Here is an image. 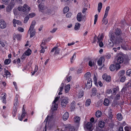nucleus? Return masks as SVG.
<instances>
[{
    "mask_svg": "<svg viewBox=\"0 0 131 131\" xmlns=\"http://www.w3.org/2000/svg\"><path fill=\"white\" fill-rule=\"evenodd\" d=\"M114 35L113 34L109 35L110 40H108L107 44L110 47H112L114 44L115 45H118L121 43H122L124 45L126 43L124 40L122 39H119L120 40H119V39L118 38V41L117 40Z\"/></svg>",
    "mask_w": 131,
    "mask_h": 131,
    "instance_id": "nucleus-1",
    "label": "nucleus"
},
{
    "mask_svg": "<svg viewBox=\"0 0 131 131\" xmlns=\"http://www.w3.org/2000/svg\"><path fill=\"white\" fill-rule=\"evenodd\" d=\"M35 24V21H33L29 30L28 33L30 34V37H32L35 35V32L34 28Z\"/></svg>",
    "mask_w": 131,
    "mask_h": 131,
    "instance_id": "nucleus-2",
    "label": "nucleus"
},
{
    "mask_svg": "<svg viewBox=\"0 0 131 131\" xmlns=\"http://www.w3.org/2000/svg\"><path fill=\"white\" fill-rule=\"evenodd\" d=\"M113 34L114 35V36L116 38L117 40L118 41V38L119 39V40H120L119 39H122L121 37H120L122 34V32L121 30L118 29H116L115 32V35L114 34V33H110L109 35Z\"/></svg>",
    "mask_w": 131,
    "mask_h": 131,
    "instance_id": "nucleus-3",
    "label": "nucleus"
},
{
    "mask_svg": "<svg viewBox=\"0 0 131 131\" xmlns=\"http://www.w3.org/2000/svg\"><path fill=\"white\" fill-rule=\"evenodd\" d=\"M60 98V96H57L56 97L52 103V105L51 107V110L53 111L56 110L58 107V104L56 103L59 100Z\"/></svg>",
    "mask_w": 131,
    "mask_h": 131,
    "instance_id": "nucleus-4",
    "label": "nucleus"
},
{
    "mask_svg": "<svg viewBox=\"0 0 131 131\" xmlns=\"http://www.w3.org/2000/svg\"><path fill=\"white\" fill-rule=\"evenodd\" d=\"M18 97H16L14 103V111L13 113V116L14 117L15 116L16 114V112L17 111L18 105Z\"/></svg>",
    "mask_w": 131,
    "mask_h": 131,
    "instance_id": "nucleus-5",
    "label": "nucleus"
},
{
    "mask_svg": "<svg viewBox=\"0 0 131 131\" xmlns=\"http://www.w3.org/2000/svg\"><path fill=\"white\" fill-rule=\"evenodd\" d=\"M68 102V98L66 97H64L61 100V106L63 108L65 107Z\"/></svg>",
    "mask_w": 131,
    "mask_h": 131,
    "instance_id": "nucleus-6",
    "label": "nucleus"
},
{
    "mask_svg": "<svg viewBox=\"0 0 131 131\" xmlns=\"http://www.w3.org/2000/svg\"><path fill=\"white\" fill-rule=\"evenodd\" d=\"M13 2V0L12 1L11 0L10 4L8 6L6 7V11L7 12H10L13 8L15 4V2Z\"/></svg>",
    "mask_w": 131,
    "mask_h": 131,
    "instance_id": "nucleus-7",
    "label": "nucleus"
},
{
    "mask_svg": "<svg viewBox=\"0 0 131 131\" xmlns=\"http://www.w3.org/2000/svg\"><path fill=\"white\" fill-rule=\"evenodd\" d=\"M39 9V10L42 12L45 13L47 7L45 6L42 3H40L38 6Z\"/></svg>",
    "mask_w": 131,
    "mask_h": 131,
    "instance_id": "nucleus-8",
    "label": "nucleus"
},
{
    "mask_svg": "<svg viewBox=\"0 0 131 131\" xmlns=\"http://www.w3.org/2000/svg\"><path fill=\"white\" fill-rule=\"evenodd\" d=\"M85 127L90 131H92V124L90 122H88L85 125Z\"/></svg>",
    "mask_w": 131,
    "mask_h": 131,
    "instance_id": "nucleus-9",
    "label": "nucleus"
},
{
    "mask_svg": "<svg viewBox=\"0 0 131 131\" xmlns=\"http://www.w3.org/2000/svg\"><path fill=\"white\" fill-rule=\"evenodd\" d=\"M82 15V14L81 13H78L77 15V19L79 21H80L82 20H84V16Z\"/></svg>",
    "mask_w": 131,
    "mask_h": 131,
    "instance_id": "nucleus-10",
    "label": "nucleus"
},
{
    "mask_svg": "<svg viewBox=\"0 0 131 131\" xmlns=\"http://www.w3.org/2000/svg\"><path fill=\"white\" fill-rule=\"evenodd\" d=\"M6 26V22L3 20H0V28L1 29H4Z\"/></svg>",
    "mask_w": 131,
    "mask_h": 131,
    "instance_id": "nucleus-11",
    "label": "nucleus"
},
{
    "mask_svg": "<svg viewBox=\"0 0 131 131\" xmlns=\"http://www.w3.org/2000/svg\"><path fill=\"white\" fill-rule=\"evenodd\" d=\"M103 79L107 82H109L111 80V77L110 76L107 75L106 74H105L102 76Z\"/></svg>",
    "mask_w": 131,
    "mask_h": 131,
    "instance_id": "nucleus-12",
    "label": "nucleus"
},
{
    "mask_svg": "<svg viewBox=\"0 0 131 131\" xmlns=\"http://www.w3.org/2000/svg\"><path fill=\"white\" fill-rule=\"evenodd\" d=\"M13 23L14 27H16V24L19 25H22V23L20 21L18 20H17L15 19H13Z\"/></svg>",
    "mask_w": 131,
    "mask_h": 131,
    "instance_id": "nucleus-13",
    "label": "nucleus"
},
{
    "mask_svg": "<svg viewBox=\"0 0 131 131\" xmlns=\"http://www.w3.org/2000/svg\"><path fill=\"white\" fill-rule=\"evenodd\" d=\"M45 43L42 42L40 45L41 50H40V52L41 53H44L45 51L44 49H46L47 47L45 46Z\"/></svg>",
    "mask_w": 131,
    "mask_h": 131,
    "instance_id": "nucleus-14",
    "label": "nucleus"
},
{
    "mask_svg": "<svg viewBox=\"0 0 131 131\" xmlns=\"http://www.w3.org/2000/svg\"><path fill=\"white\" fill-rule=\"evenodd\" d=\"M92 86V81L91 78H89L88 80L86 86L87 88H90Z\"/></svg>",
    "mask_w": 131,
    "mask_h": 131,
    "instance_id": "nucleus-15",
    "label": "nucleus"
},
{
    "mask_svg": "<svg viewBox=\"0 0 131 131\" xmlns=\"http://www.w3.org/2000/svg\"><path fill=\"white\" fill-rule=\"evenodd\" d=\"M27 115V113H22L21 116L20 115L18 116V119L20 121H21L22 120L23 118Z\"/></svg>",
    "mask_w": 131,
    "mask_h": 131,
    "instance_id": "nucleus-16",
    "label": "nucleus"
},
{
    "mask_svg": "<svg viewBox=\"0 0 131 131\" xmlns=\"http://www.w3.org/2000/svg\"><path fill=\"white\" fill-rule=\"evenodd\" d=\"M13 39L14 40H15L16 38H17V39L18 40H20L21 36L19 34H17L16 35L14 34L13 35Z\"/></svg>",
    "mask_w": 131,
    "mask_h": 131,
    "instance_id": "nucleus-17",
    "label": "nucleus"
},
{
    "mask_svg": "<svg viewBox=\"0 0 131 131\" xmlns=\"http://www.w3.org/2000/svg\"><path fill=\"white\" fill-rule=\"evenodd\" d=\"M65 127L69 129V131H74L75 130V129L74 127L70 124L67 125Z\"/></svg>",
    "mask_w": 131,
    "mask_h": 131,
    "instance_id": "nucleus-18",
    "label": "nucleus"
},
{
    "mask_svg": "<svg viewBox=\"0 0 131 131\" xmlns=\"http://www.w3.org/2000/svg\"><path fill=\"white\" fill-rule=\"evenodd\" d=\"M88 64L90 67H94L95 65V61L93 60H90Z\"/></svg>",
    "mask_w": 131,
    "mask_h": 131,
    "instance_id": "nucleus-19",
    "label": "nucleus"
},
{
    "mask_svg": "<svg viewBox=\"0 0 131 131\" xmlns=\"http://www.w3.org/2000/svg\"><path fill=\"white\" fill-rule=\"evenodd\" d=\"M69 117V114L68 112H66L64 114L63 116V119L64 121H66L68 119Z\"/></svg>",
    "mask_w": 131,
    "mask_h": 131,
    "instance_id": "nucleus-20",
    "label": "nucleus"
},
{
    "mask_svg": "<svg viewBox=\"0 0 131 131\" xmlns=\"http://www.w3.org/2000/svg\"><path fill=\"white\" fill-rule=\"evenodd\" d=\"M10 74L7 70L4 69V74L3 76L4 77H9L10 75Z\"/></svg>",
    "mask_w": 131,
    "mask_h": 131,
    "instance_id": "nucleus-21",
    "label": "nucleus"
},
{
    "mask_svg": "<svg viewBox=\"0 0 131 131\" xmlns=\"http://www.w3.org/2000/svg\"><path fill=\"white\" fill-rule=\"evenodd\" d=\"M79 92H76V94L79 98H81L82 97L83 95V92L82 90L79 91Z\"/></svg>",
    "mask_w": 131,
    "mask_h": 131,
    "instance_id": "nucleus-22",
    "label": "nucleus"
},
{
    "mask_svg": "<svg viewBox=\"0 0 131 131\" xmlns=\"http://www.w3.org/2000/svg\"><path fill=\"white\" fill-rule=\"evenodd\" d=\"M124 59L123 57L121 56L119 57L117 59V63L119 64H121L123 61Z\"/></svg>",
    "mask_w": 131,
    "mask_h": 131,
    "instance_id": "nucleus-23",
    "label": "nucleus"
},
{
    "mask_svg": "<svg viewBox=\"0 0 131 131\" xmlns=\"http://www.w3.org/2000/svg\"><path fill=\"white\" fill-rule=\"evenodd\" d=\"M46 10L45 11V13L48 14H53L54 13V11L51 9H48L47 8Z\"/></svg>",
    "mask_w": 131,
    "mask_h": 131,
    "instance_id": "nucleus-24",
    "label": "nucleus"
},
{
    "mask_svg": "<svg viewBox=\"0 0 131 131\" xmlns=\"http://www.w3.org/2000/svg\"><path fill=\"white\" fill-rule=\"evenodd\" d=\"M24 12H28L30 10V7L26 4H24Z\"/></svg>",
    "mask_w": 131,
    "mask_h": 131,
    "instance_id": "nucleus-25",
    "label": "nucleus"
},
{
    "mask_svg": "<svg viewBox=\"0 0 131 131\" xmlns=\"http://www.w3.org/2000/svg\"><path fill=\"white\" fill-rule=\"evenodd\" d=\"M91 74L90 72H88L84 75V77L86 79H89V78H91Z\"/></svg>",
    "mask_w": 131,
    "mask_h": 131,
    "instance_id": "nucleus-26",
    "label": "nucleus"
},
{
    "mask_svg": "<svg viewBox=\"0 0 131 131\" xmlns=\"http://www.w3.org/2000/svg\"><path fill=\"white\" fill-rule=\"evenodd\" d=\"M105 125V122L103 121L99 122V127L101 128H103Z\"/></svg>",
    "mask_w": 131,
    "mask_h": 131,
    "instance_id": "nucleus-27",
    "label": "nucleus"
},
{
    "mask_svg": "<svg viewBox=\"0 0 131 131\" xmlns=\"http://www.w3.org/2000/svg\"><path fill=\"white\" fill-rule=\"evenodd\" d=\"M107 16L105 17L104 15V17L102 20V24L105 25H106L108 23V20L106 18Z\"/></svg>",
    "mask_w": 131,
    "mask_h": 131,
    "instance_id": "nucleus-28",
    "label": "nucleus"
},
{
    "mask_svg": "<svg viewBox=\"0 0 131 131\" xmlns=\"http://www.w3.org/2000/svg\"><path fill=\"white\" fill-rule=\"evenodd\" d=\"M110 103V101L107 99H105L104 101L103 104L105 106H108Z\"/></svg>",
    "mask_w": 131,
    "mask_h": 131,
    "instance_id": "nucleus-29",
    "label": "nucleus"
},
{
    "mask_svg": "<svg viewBox=\"0 0 131 131\" xmlns=\"http://www.w3.org/2000/svg\"><path fill=\"white\" fill-rule=\"evenodd\" d=\"M96 89L95 88H93L92 89V94L91 96H94L96 95L97 93Z\"/></svg>",
    "mask_w": 131,
    "mask_h": 131,
    "instance_id": "nucleus-30",
    "label": "nucleus"
},
{
    "mask_svg": "<svg viewBox=\"0 0 131 131\" xmlns=\"http://www.w3.org/2000/svg\"><path fill=\"white\" fill-rule=\"evenodd\" d=\"M102 114V113L101 111L98 110L96 111L95 113V115L97 117H100Z\"/></svg>",
    "mask_w": 131,
    "mask_h": 131,
    "instance_id": "nucleus-31",
    "label": "nucleus"
},
{
    "mask_svg": "<svg viewBox=\"0 0 131 131\" xmlns=\"http://www.w3.org/2000/svg\"><path fill=\"white\" fill-rule=\"evenodd\" d=\"M63 88V84L62 83L60 85L59 88L58 89V90L59 91V92L58 93L59 95L62 94V93L61 92L62 91Z\"/></svg>",
    "mask_w": 131,
    "mask_h": 131,
    "instance_id": "nucleus-32",
    "label": "nucleus"
},
{
    "mask_svg": "<svg viewBox=\"0 0 131 131\" xmlns=\"http://www.w3.org/2000/svg\"><path fill=\"white\" fill-rule=\"evenodd\" d=\"M70 88V86L69 84H68L65 87V91L66 93L68 92Z\"/></svg>",
    "mask_w": 131,
    "mask_h": 131,
    "instance_id": "nucleus-33",
    "label": "nucleus"
},
{
    "mask_svg": "<svg viewBox=\"0 0 131 131\" xmlns=\"http://www.w3.org/2000/svg\"><path fill=\"white\" fill-rule=\"evenodd\" d=\"M80 25H81L80 23H76L75 25L74 29L76 30H79L80 28Z\"/></svg>",
    "mask_w": 131,
    "mask_h": 131,
    "instance_id": "nucleus-34",
    "label": "nucleus"
},
{
    "mask_svg": "<svg viewBox=\"0 0 131 131\" xmlns=\"http://www.w3.org/2000/svg\"><path fill=\"white\" fill-rule=\"evenodd\" d=\"M80 118L78 116H76L74 117V122L76 123H78L80 120Z\"/></svg>",
    "mask_w": 131,
    "mask_h": 131,
    "instance_id": "nucleus-35",
    "label": "nucleus"
},
{
    "mask_svg": "<svg viewBox=\"0 0 131 131\" xmlns=\"http://www.w3.org/2000/svg\"><path fill=\"white\" fill-rule=\"evenodd\" d=\"M104 37V35L103 34H102L100 36L98 37L97 39L98 41L97 42H100V41H102L103 38Z\"/></svg>",
    "mask_w": 131,
    "mask_h": 131,
    "instance_id": "nucleus-36",
    "label": "nucleus"
},
{
    "mask_svg": "<svg viewBox=\"0 0 131 131\" xmlns=\"http://www.w3.org/2000/svg\"><path fill=\"white\" fill-rule=\"evenodd\" d=\"M117 119L119 121H121L123 118L122 115L121 113H118L117 115Z\"/></svg>",
    "mask_w": 131,
    "mask_h": 131,
    "instance_id": "nucleus-37",
    "label": "nucleus"
},
{
    "mask_svg": "<svg viewBox=\"0 0 131 131\" xmlns=\"http://www.w3.org/2000/svg\"><path fill=\"white\" fill-rule=\"evenodd\" d=\"M102 3L100 2L98 4V11L99 13L100 12L101 8H102Z\"/></svg>",
    "mask_w": 131,
    "mask_h": 131,
    "instance_id": "nucleus-38",
    "label": "nucleus"
},
{
    "mask_svg": "<svg viewBox=\"0 0 131 131\" xmlns=\"http://www.w3.org/2000/svg\"><path fill=\"white\" fill-rule=\"evenodd\" d=\"M110 9V7L109 6H107L105 10V14L104 15H105V17L107 16L108 12Z\"/></svg>",
    "mask_w": 131,
    "mask_h": 131,
    "instance_id": "nucleus-39",
    "label": "nucleus"
},
{
    "mask_svg": "<svg viewBox=\"0 0 131 131\" xmlns=\"http://www.w3.org/2000/svg\"><path fill=\"white\" fill-rule=\"evenodd\" d=\"M104 57H101L97 61L98 65L100 66H101L102 64V59H103Z\"/></svg>",
    "mask_w": 131,
    "mask_h": 131,
    "instance_id": "nucleus-40",
    "label": "nucleus"
},
{
    "mask_svg": "<svg viewBox=\"0 0 131 131\" xmlns=\"http://www.w3.org/2000/svg\"><path fill=\"white\" fill-rule=\"evenodd\" d=\"M75 102L74 101H73L71 103L70 108H71L72 110H74L75 107Z\"/></svg>",
    "mask_w": 131,
    "mask_h": 131,
    "instance_id": "nucleus-41",
    "label": "nucleus"
},
{
    "mask_svg": "<svg viewBox=\"0 0 131 131\" xmlns=\"http://www.w3.org/2000/svg\"><path fill=\"white\" fill-rule=\"evenodd\" d=\"M24 5L23 6L20 5L18 6L17 9L18 10L20 11L24 12Z\"/></svg>",
    "mask_w": 131,
    "mask_h": 131,
    "instance_id": "nucleus-42",
    "label": "nucleus"
},
{
    "mask_svg": "<svg viewBox=\"0 0 131 131\" xmlns=\"http://www.w3.org/2000/svg\"><path fill=\"white\" fill-rule=\"evenodd\" d=\"M93 80L94 81L95 84L96 86L97 85V78H96V75L94 74V77L93 78Z\"/></svg>",
    "mask_w": 131,
    "mask_h": 131,
    "instance_id": "nucleus-43",
    "label": "nucleus"
},
{
    "mask_svg": "<svg viewBox=\"0 0 131 131\" xmlns=\"http://www.w3.org/2000/svg\"><path fill=\"white\" fill-rule=\"evenodd\" d=\"M6 95L5 94L2 97V100L3 103H4L6 104Z\"/></svg>",
    "mask_w": 131,
    "mask_h": 131,
    "instance_id": "nucleus-44",
    "label": "nucleus"
},
{
    "mask_svg": "<svg viewBox=\"0 0 131 131\" xmlns=\"http://www.w3.org/2000/svg\"><path fill=\"white\" fill-rule=\"evenodd\" d=\"M91 103V101L90 99H87L85 102V105L86 106H89Z\"/></svg>",
    "mask_w": 131,
    "mask_h": 131,
    "instance_id": "nucleus-45",
    "label": "nucleus"
},
{
    "mask_svg": "<svg viewBox=\"0 0 131 131\" xmlns=\"http://www.w3.org/2000/svg\"><path fill=\"white\" fill-rule=\"evenodd\" d=\"M113 93L115 94L119 90V89L118 87L113 88Z\"/></svg>",
    "mask_w": 131,
    "mask_h": 131,
    "instance_id": "nucleus-46",
    "label": "nucleus"
},
{
    "mask_svg": "<svg viewBox=\"0 0 131 131\" xmlns=\"http://www.w3.org/2000/svg\"><path fill=\"white\" fill-rule=\"evenodd\" d=\"M110 69L111 71H114L115 69V67L114 64H111L110 66Z\"/></svg>",
    "mask_w": 131,
    "mask_h": 131,
    "instance_id": "nucleus-47",
    "label": "nucleus"
},
{
    "mask_svg": "<svg viewBox=\"0 0 131 131\" xmlns=\"http://www.w3.org/2000/svg\"><path fill=\"white\" fill-rule=\"evenodd\" d=\"M125 71L124 70H121L118 73V75L119 76H123L125 74Z\"/></svg>",
    "mask_w": 131,
    "mask_h": 131,
    "instance_id": "nucleus-48",
    "label": "nucleus"
},
{
    "mask_svg": "<svg viewBox=\"0 0 131 131\" xmlns=\"http://www.w3.org/2000/svg\"><path fill=\"white\" fill-rule=\"evenodd\" d=\"M31 50L28 49L27 50L25 53L27 55V56H29L30 55L31 53Z\"/></svg>",
    "mask_w": 131,
    "mask_h": 131,
    "instance_id": "nucleus-49",
    "label": "nucleus"
},
{
    "mask_svg": "<svg viewBox=\"0 0 131 131\" xmlns=\"http://www.w3.org/2000/svg\"><path fill=\"white\" fill-rule=\"evenodd\" d=\"M11 62V60L10 59H6L4 61L5 64H8L10 63Z\"/></svg>",
    "mask_w": 131,
    "mask_h": 131,
    "instance_id": "nucleus-50",
    "label": "nucleus"
},
{
    "mask_svg": "<svg viewBox=\"0 0 131 131\" xmlns=\"http://www.w3.org/2000/svg\"><path fill=\"white\" fill-rule=\"evenodd\" d=\"M125 131H131V126H126L124 127Z\"/></svg>",
    "mask_w": 131,
    "mask_h": 131,
    "instance_id": "nucleus-51",
    "label": "nucleus"
},
{
    "mask_svg": "<svg viewBox=\"0 0 131 131\" xmlns=\"http://www.w3.org/2000/svg\"><path fill=\"white\" fill-rule=\"evenodd\" d=\"M38 67L37 66H36V65L35 66V69L34 70L33 72L32 73V75H34L35 73L36 72H37V70H38Z\"/></svg>",
    "mask_w": 131,
    "mask_h": 131,
    "instance_id": "nucleus-52",
    "label": "nucleus"
},
{
    "mask_svg": "<svg viewBox=\"0 0 131 131\" xmlns=\"http://www.w3.org/2000/svg\"><path fill=\"white\" fill-rule=\"evenodd\" d=\"M126 74L129 76H131V69H129L127 71Z\"/></svg>",
    "mask_w": 131,
    "mask_h": 131,
    "instance_id": "nucleus-53",
    "label": "nucleus"
},
{
    "mask_svg": "<svg viewBox=\"0 0 131 131\" xmlns=\"http://www.w3.org/2000/svg\"><path fill=\"white\" fill-rule=\"evenodd\" d=\"M69 10V7L67 6L65 7L63 9V12L64 13H67L68 12Z\"/></svg>",
    "mask_w": 131,
    "mask_h": 131,
    "instance_id": "nucleus-54",
    "label": "nucleus"
},
{
    "mask_svg": "<svg viewBox=\"0 0 131 131\" xmlns=\"http://www.w3.org/2000/svg\"><path fill=\"white\" fill-rule=\"evenodd\" d=\"M76 53H74L73 54V56L70 59L71 62H72V61L73 60L75 59L76 57L75 56Z\"/></svg>",
    "mask_w": 131,
    "mask_h": 131,
    "instance_id": "nucleus-55",
    "label": "nucleus"
},
{
    "mask_svg": "<svg viewBox=\"0 0 131 131\" xmlns=\"http://www.w3.org/2000/svg\"><path fill=\"white\" fill-rule=\"evenodd\" d=\"M116 68H115V69L116 71L118 70L121 68L120 65L119 64V63H117L116 64Z\"/></svg>",
    "mask_w": 131,
    "mask_h": 131,
    "instance_id": "nucleus-56",
    "label": "nucleus"
},
{
    "mask_svg": "<svg viewBox=\"0 0 131 131\" xmlns=\"http://www.w3.org/2000/svg\"><path fill=\"white\" fill-rule=\"evenodd\" d=\"M98 17V15L97 14L95 15L94 16V24L95 25L97 21Z\"/></svg>",
    "mask_w": 131,
    "mask_h": 131,
    "instance_id": "nucleus-57",
    "label": "nucleus"
},
{
    "mask_svg": "<svg viewBox=\"0 0 131 131\" xmlns=\"http://www.w3.org/2000/svg\"><path fill=\"white\" fill-rule=\"evenodd\" d=\"M2 1L3 4L6 5L9 3V0H2Z\"/></svg>",
    "mask_w": 131,
    "mask_h": 131,
    "instance_id": "nucleus-58",
    "label": "nucleus"
},
{
    "mask_svg": "<svg viewBox=\"0 0 131 131\" xmlns=\"http://www.w3.org/2000/svg\"><path fill=\"white\" fill-rule=\"evenodd\" d=\"M35 14L34 13H31L29 14V17L32 18L35 16Z\"/></svg>",
    "mask_w": 131,
    "mask_h": 131,
    "instance_id": "nucleus-59",
    "label": "nucleus"
},
{
    "mask_svg": "<svg viewBox=\"0 0 131 131\" xmlns=\"http://www.w3.org/2000/svg\"><path fill=\"white\" fill-rule=\"evenodd\" d=\"M57 29V28H54L52 30H51L50 32L51 33H53L56 31Z\"/></svg>",
    "mask_w": 131,
    "mask_h": 131,
    "instance_id": "nucleus-60",
    "label": "nucleus"
},
{
    "mask_svg": "<svg viewBox=\"0 0 131 131\" xmlns=\"http://www.w3.org/2000/svg\"><path fill=\"white\" fill-rule=\"evenodd\" d=\"M29 16H27L25 18L24 21V22L25 23H26L27 22V21L29 19Z\"/></svg>",
    "mask_w": 131,
    "mask_h": 131,
    "instance_id": "nucleus-61",
    "label": "nucleus"
},
{
    "mask_svg": "<svg viewBox=\"0 0 131 131\" xmlns=\"http://www.w3.org/2000/svg\"><path fill=\"white\" fill-rule=\"evenodd\" d=\"M18 31L21 32H23L24 31V29L21 27H19L18 28Z\"/></svg>",
    "mask_w": 131,
    "mask_h": 131,
    "instance_id": "nucleus-62",
    "label": "nucleus"
},
{
    "mask_svg": "<svg viewBox=\"0 0 131 131\" xmlns=\"http://www.w3.org/2000/svg\"><path fill=\"white\" fill-rule=\"evenodd\" d=\"M120 96L119 94H118L115 97L116 99L119 100L120 99Z\"/></svg>",
    "mask_w": 131,
    "mask_h": 131,
    "instance_id": "nucleus-63",
    "label": "nucleus"
},
{
    "mask_svg": "<svg viewBox=\"0 0 131 131\" xmlns=\"http://www.w3.org/2000/svg\"><path fill=\"white\" fill-rule=\"evenodd\" d=\"M26 56H27V55L25 53H24L22 55L21 57V59H24L26 58Z\"/></svg>",
    "mask_w": 131,
    "mask_h": 131,
    "instance_id": "nucleus-64",
    "label": "nucleus"
}]
</instances>
